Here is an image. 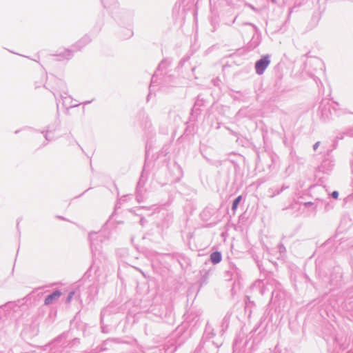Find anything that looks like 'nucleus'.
<instances>
[{"mask_svg": "<svg viewBox=\"0 0 353 353\" xmlns=\"http://www.w3.org/2000/svg\"><path fill=\"white\" fill-rule=\"evenodd\" d=\"M210 259L213 263H218L221 261V255L219 252H214L211 254Z\"/></svg>", "mask_w": 353, "mask_h": 353, "instance_id": "nucleus-3", "label": "nucleus"}, {"mask_svg": "<svg viewBox=\"0 0 353 353\" xmlns=\"http://www.w3.org/2000/svg\"><path fill=\"white\" fill-rule=\"evenodd\" d=\"M73 294H74V292H71V293L69 294L68 298V302H70V300L72 299Z\"/></svg>", "mask_w": 353, "mask_h": 353, "instance_id": "nucleus-6", "label": "nucleus"}, {"mask_svg": "<svg viewBox=\"0 0 353 353\" xmlns=\"http://www.w3.org/2000/svg\"><path fill=\"white\" fill-rule=\"evenodd\" d=\"M241 200V196H239L233 202L232 210H235L237 208L239 203Z\"/></svg>", "mask_w": 353, "mask_h": 353, "instance_id": "nucleus-4", "label": "nucleus"}, {"mask_svg": "<svg viewBox=\"0 0 353 353\" xmlns=\"http://www.w3.org/2000/svg\"><path fill=\"white\" fill-rule=\"evenodd\" d=\"M332 197H333V198H334V199H337V198H338V196H339V193H338V192H336V191H334V192L332 193Z\"/></svg>", "mask_w": 353, "mask_h": 353, "instance_id": "nucleus-5", "label": "nucleus"}, {"mask_svg": "<svg viewBox=\"0 0 353 353\" xmlns=\"http://www.w3.org/2000/svg\"><path fill=\"white\" fill-rule=\"evenodd\" d=\"M269 63H270V61L268 59L267 57L259 60L255 64V69H256V72L259 74H263L264 70H265V68L269 65Z\"/></svg>", "mask_w": 353, "mask_h": 353, "instance_id": "nucleus-1", "label": "nucleus"}, {"mask_svg": "<svg viewBox=\"0 0 353 353\" xmlns=\"http://www.w3.org/2000/svg\"><path fill=\"white\" fill-rule=\"evenodd\" d=\"M61 295V292L57 290L55 292H54L52 294H51L50 295L48 296L46 299H45V304L46 305H50L51 304L53 301H57L59 297Z\"/></svg>", "mask_w": 353, "mask_h": 353, "instance_id": "nucleus-2", "label": "nucleus"}]
</instances>
